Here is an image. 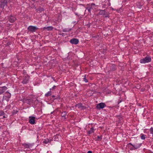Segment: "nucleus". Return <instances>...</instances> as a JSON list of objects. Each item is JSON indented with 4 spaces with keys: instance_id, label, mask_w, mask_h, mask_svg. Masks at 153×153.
<instances>
[{
    "instance_id": "obj_26",
    "label": "nucleus",
    "mask_w": 153,
    "mask_h": 153,
    "mask_svg": "<svg viewBox=\"0 0 153 153\" xmlns=\"http://www.w3.org/2000/svg\"><path fill=\"white\" fill-rule=\"evenodd\" d=\"M6 93H8V94H9V96H8L7 97H9V98L10 97V96H11L10 94V93H9L8 92H6Z\"/></svg>"
},
{
    "instance_id": "obj_11",
    "label": "nucleus",
    "mask_w": 153,
    "mask_h": 153,
    "mask_svg": "<svg viewBox=\"0 0 153 153\" xmlns=\"http://www.w3.org/2000/svg\"><path fill=\"white\" fill-rule=\"evenodd\" d=\"M9 21L11 23L13 22L16 19V18L13 16H10L9 18Z\"/></svg>"
},
{
    "instance_id": "obj_2",
    "label": "nucleus",
    "mask_w": 153,
    "mask_h": 153,
    "mask_svg": "<svg viewBox=\"0 0 153 153\" xmlns=\"http://www.w3.org/2000/svg\"><path fill=\"white\" fill-rule=\"evenodd\" d=\"M27 29L29 31L31 32H34L37 30L38 28L35 26H30L28 27Z\"/></svg>"
},
{
    "instance_id": "obj_22",
    "label": "nucleus",
    "mask_w": 153,
    "mask_h": 153,
    "mask_svg": "<svg viewBox=\"0 0 153 153\" xmlns=\"http://www.w3.org/2000/svg\"><path fill=\"white\" fill-rule=\"evenodd\" d=\"M31 100H24V102H25L27 103H28V102L29 101H30Z\"/></svg>"
},
{
    "instance_id": "obj_7",
    "label": "nucleus",
    "mask_w": 153,
    "mask_h": 153,
    "mask_svg": "<svg viewBox=\"0 0 153 153\" xmlns=\"http://www.w3.org/2000/svg\"><path fill=\"white\" fill-rule=\"evenodd\" d=\"M70 42L72 44L76 45L78 43L79 40L77 39L73 38L70 40Z\"/></svg>"
},
{
    "instance_id": "obj_28",
    "label": "nucleus",
    "mask_w": 153,
    "mask_h": 153,
    "mask_svg": "<svg viewBox=\"0 0 153 153\" xmlns=\"http://www.w3.org/2000/svg\"><path fill=\"white\" fill-rule=\"evenodd\" d=\"M88 153H92V152L91 151H88Z\"/></svg>"
},
{
    "instance_id": "obj_21",
    "label": "nucleus",
    "mask_w": 153,
    "mask_h": 153,
    "mask_svg": "<svg viewBox=\"0 0 153 153\" xmlns=\"http://www.w3.org/2000/svg\"><path fill=\"white\" fill-rule=\"evenodd\" d=\"M150 133L153 135V128L152 127L150 129Z\"/></svg>"
},
{
    "instance_id": "obj_32",
    "label": "nucleus",
    "mask_w": 153,
    "mask_h": 153,
    "mask_svg": "<svg viewBox=\"0 0 153 153\" xmlns=\"http://www.w3.org/2000/svg\"><path fill=\"white\" fill-rule=\"evenodd\" d=\"M42 10H43L42 9H40V11H42Z\"/></svg>"
},
{
    "instance_id": "obj_5",
    "label": "nucleus",
    "mask_w": 153,
    "mask_h": 153,
    "mask_svg": "<svg viewBox=\"0 0 153 153\" xmlns=\"http://www.w3.org/2000/svg\"><path fill=\"white\" fill-rule=\"evenodd\" d=\"M99 13L100 15L104 16L106 17H108V13L106 12L105 10H100Z\"/></svg>"
},
{
    "instance_id": "obj_23",
    "label": "nucleus",
    "mask_w": 153,
    "mask_h": 153,
    "mask_svg": "<svg viewBox=\"0 0 153 153\" xmlns=\"http://www.w3.org/2000/svg\"><path fill=\"white\" fill-rule=\"evenodd\" d=\"M132 146H133V147L135 149H137V148H139V146H139L138 147H137L135 145H132Z\"/></svg>"
},
{
    "instance_id": "obj_14",
    "label": "nucleus",
    "mask_w": 153,
    "mask_h": 153,
    "mask_svg": "<svg viewBox=\"0 0 153 153\" xmlns=\"http://www.w3.org/2000/svg\"><path fill=\"white\" fill-rule=\"evenodd\" d=\"M71 30V29L65 28L63 29V32H68Z\"/></svg>"
},
{
    "instance_id": "obj_30",
    "label": "nucleus",
    "mask_w": 153,
    "mask_h": 153,
    "mask_svg": "<svg viewBox=\"0 0 153 153\" xmlns=\"http://www.w3.org/2000/svg\"><path fill=\"white\" fill-rule=\"evenodd\" d=\"M129 144H130L131 145V146H132V145H132L131 143H130Z\"/></svg>"
},
{
    "instance_id": "obj_31",
    "label": "nucleus",
    "mask_w": 153,
    "mask_h": 153,
    "mask_svg": "<svg viewBox=\"0 0 153 153\" xmlns=\"http://www.w3.org/2000/svg\"><path fill=\"white\" fill-rule=\"evenodd\" d=\"M97 138H99V139L100 138V137L99 136H98L97 137Z\"/></svg>"
},
{
    "instance_id": "obj_13",
    "label": "nucleus",
    "mask_w": 153,
    "mask_h": 153,
    "mask_svg": "<svg viewBox=\"0 0 153 153\" xmlns=\"http://www.w3.org/2000/svg\"><path fill=\"white\" fill-rule=\"evenodd\" d=\"M61 115L62 117H65L66 116V112L64 111V112H62L61 113Z\"/></svg>"
},
{
    "instance_id": "obj_25",
    "label": "nucleus",
    "mask_w": 153,
    "mask_h": 153,
    "mask_svg": "<svg viewBox=\"0 0 153 153\" xmlns=\"http://www.w3.org/2000/svg\"><path fill=\"white\" fill-rule=\"evenodd\" d=\"M92 8L91 7H90L89 9H88L87 10H88V11L89 12H90V11H91V9Z\"/></svg>"
},
{
    "instance_id": "obj_18",
    "label": "nucleus",
    "mask_w": 153,
    "mask_h": 153,
    "mask_svg": "<svg viewBox=\"0 0 153 153\" xmlns=\"http://www.w3.org/2000/svg\"><path fill=\"white\" fill-rule=\"evenodd\" d=\"M51 91L48 92L46 94H45V95L46 96H48L51 95Z\"/></svg>"
},
{
    "instance_id": "obj_17",
    "label": "nucleus",
    "mask_w": 153,
    "mask_h": 153,
    "mask_svg": "<svg viewBox=\"0 0 153 153\" xmlns=\"http://www.w3.org/2000/svg\"><path fill=\"white\" fill-rule=\"evenodd\" d=\"M49 142V140L48 139L45 140L44 141H43V143H45V144H47Z\"/></svg>"
},
{
    "instance_id": "obj_6",
    "label": "nucleus",
    "mask_w": 153,
    "mask_h": 153,
    "mask_svg": "<svg viewBox=\"0 0 153 153\" xmlns=\"http://www.w3.org/2000/svg\"><path fill=\"white\" fill-rule=\"evenodd\" d=\"M29 122L31 124H33L35 123V117H34L30 116L29 117Z\"/></svg>"
},
{
    "instance_id": "obj_20",
    "label": "nucleus",
    "mask_w": 153,
    "mask_h": 153,
    "mask_svg": "<svg viewBox=\"0 0 153 153\" xmlns=\"http://www.w3.org/2000/svg\"><path fill=\"white\" fill-rule=\"evenodd\" d=\"M4 112L2 111H0V116H3L4 114Z\"/></svg>"
},
{
    "instance_id": "obj_3",
    "label": "nucleus",
    "mask_w": 153,
    "mask_h": 153,
    "mask_svg": "<svg viewBox=\"0 0 153 153\" xmlns=\"http://www.w3.org/2000/svg\"><path fill=\"white\" fill-rule=\"evenodd\" d=\"M29 79V76L27 74H25L24 76L23 80L22 83L23 84H26L27 83Z\"/></svg>"
},
{
    "instance_id": "obj_10",
    "label": "nucleus",
    "mask_w": 153,
    "mask_h": 153,
    "mask_svg": "<svg viewBox=\"0 0 153 153\" xmlns=\"http://www.w3.org/2000/svg\"><path fill=\"white\" fill-rule=\"evenodd\" d=\"M7 88L5 86H4L0 88V94H3L7 89Z\"/></svg>"
},
{
    "instance_id": "obj_34",
    "label": "nucleus",
    "mask_w": 153,
    "mask_h": 153,
    "mask_svg": "<svg viewBox=\"0 0 153 153\" xmlns=\"http://www.w3.org/2000/svg\"><path fill=\"white\" fill-rule=\"evenodd\" d=\"M53 112H51V114H52L53 113Z\"/></svg>"
},
{
    "instance_id": "obj_8",
    "label": "nucleus",
    "mask_w": 153,
    "mask_h": 153,
    "mask_svg": "<svg viewBox=\"0 0 153 153\" xmlns=\"http://www.w3.org/2000/svg\"><path fill=\"white\" fill-rule=\"evenodd\" d=\"M75 107L78 108H80L82 110L85 108V107L84 106H82V104L81 103H79L76 105Z\"/></svg>"
},
{
    "instance_id": "obj_19",
    "label": "nucleus",
    "mask_w": 153,
    "mask_h": 153,
    "mask_svg": "<svg viewBox=\"0 0 153 153\" xmlns=\"http://www.w3.org/2000/svg\"><path fill=\"white\" fill-rule=\"evenodd\" d=\"M83 80L85 81V82H87L88 81V80L86 78V76L85 75L84 76V78H83Z\"/></svg>"
},
{
    "instance_id": "obj_9",
    "label": "nucleus",
    "mask_w": 153,
    "mask_h": 153,
    "mask_svg": "<svg viewBox=\"0 0 153 153\" xmlns=\"http://www.w3.org/2000/svg\"><path fill=\"white\" fill-rule=\"evenodd\" d=\"M53 27L52 26H48L47 27H45L43 28L42 30H45L46 31H50L52 30Z\"/></svg>"
},
{
    "instance_id": "obj_16",
    "label": "nucleus",
    "mask_w": 153,
    "mask_h": 153,
    "mask_svg": "<svg viewBox=\"0 0 153 153\" xmlns=\"http://www.w3.org/2000/svg\"><path fill=\"white\" fill-rule=\"evenodd\" d=\"M141 138L142 140H144L146 138V135L143 134H141Z\"/></svg>"
},
{
    "instance_id": "obj_29",
    "label": "nucleus",
    "mask_w": 153,
    "mask_h": 153,
    "mask_svg": "<svg viewBox=\"0 0 153 153\" xmlns=\"http://www.w3.org/2000/svg\"><path fill=\"white\" fill-rule=\"evenodd\" d=\"M112 70L114 71V70H115V69L114 68H113V69H112Z\"/></svg>"
},
{
    "instance_id": "obj_35",
    "label": "nucleus",
    "mask_w": 153,
    "mask_h": 153,
    "mask_svg": "<svg viewBox=\"0 0 153 153\" xmlns=\"http://www.w3.org/2000/svg\"><path fill=\"white\" fill-rule=\"evenodd\" d=\"M52 97H54V96H52Z\"/></svg>"
},
{
    "instance_id": "obj_12",
    "label": "nucleus",
    "mask_w": 153,
    "mask_h": 153,
    "mask_svg": "<svg viewBox=\"0 0 153 153\" xmlns=\"http://www.w3.org/2000/svg\"><path fill=\"white\" fill-rule=\"evenodd\" d=\"M94 131V129L92 127L91 128L90 130H89L88 132V134H91L93 133Z\"/></svg>"
},
{
    "instance_id": "obj_1",
    "label": "nucleus",
    "mask_w": 153,
    "mask_h": 153,
    "mask_svg": "<svg viewBox=\"0 0 153 153\" xmlns=\"http://www.w3.org/2000/svg\"><path fill=\"white\" fill-rule=\"evenodd\" d=\"M151 61V58L149 56H146L145 58L140 60V62L142 63H146L150 62Z\"/></svg>"
},
{
    "instance_id": "obj_27",
    "label": "nucleus",
    "mask_w": 153,
    "mask_h": 153,
    "mask_svg": "<svg viewBox=\"0 0 153 153\" xmlns=\"http://www.w3.org/2000/svg\"><path fill=\"white\" fill-rule=\"evenodd\" d=\"M95 5V4L94 3H92L91 4V7L92 8L93 6H94Z\"/></svg>"
},
{
    "instance_id": "obj_15",
    "label": "nucleus",
    "mask_w": 153,
    "mask_h": 153,
    "mask_svg": "<svg viewBox=\"0 0 153 153\" xmlns=\"http://www.w3.org/2000/svg\"><path fill=\"white\" fill-rule=\"evenodd\" d=\"M24 146L26 148H28L29 147V146L28 144L26 143H24L23 144Z\"/></svg>"
},
{
    "instance_id": "obj_36",
    "label": "nucleus",
    "mask_w": 153,
    "mask_h": 153,
    "mask_svg": "<svg viewBox=\"0 0 153 153\" xmlns=\"http://www.w3.org/2000/svg\"><path fill=\"white\" fill-rule=\"evenodd\" d=\"M35 0H32L33 1H34Z\"/></svg>"
},
{
    "instance_id": "obj_24",
    "label": "nucleus",
    "mask_w": 153,
    "mask_h": 153,
    "mask_svg": "<svg viewBox=\"0 0 153 153\" xmlns=\"http://www.w3.org/2000/svg\"><path fill=\"white\" fill-rule=\"evenodd\" d=\"M56 87V86H54L52 87V88H50V90H54V89H55Z\"/></svg>"
},
{
    "instance_id": "obj_33",
    "label": "nucleus",
    "mask_w": 153,
    "mask_h": 153,
    "mask_svg": "<svg viewBox=\"0 0 153 153\" xmlns=\"http://www.w3.org/2000/svg\"><path fill=\"white\" fill-rule=\"evenodd\" d=\"M112 66L114 68L115 67V65H113Z\"/></svg>"
},
{
    "instance_id": "obj_4",
    "label": "nucleus",
    "mask_w": 153,
    "mask_h": 153,
    "mask_svg": "<svg viewBox=\"0 0 153 153\" xmlns=\"http://www.w3.org/2000/svg\"><path fill=\"white\" fill-rule=\"evenodd\" d=\"M106 106L105 103L103 102H101L97 104L96 106V108L98 109H102Z\"/></svg>"
}]
</instances>
